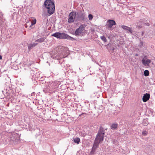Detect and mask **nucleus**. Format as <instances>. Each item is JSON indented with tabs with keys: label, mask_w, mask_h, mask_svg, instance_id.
Segmentation results:
<instances>
[{
	"label": "nucleus",
	"mask_w": 155,
	"mask_h": 155,
	"mask_svg": "<svg viewBox=\"0 0 155 155\" xmlns=\"http://www.w3.org/2000/svg\"><path fill=\"white\" fill-rule=\"evenodd\" d=\"M88 18L90 20H91L93 18V16L91 14H89L88 15Z\"/></svg>",
	"instance_id": "5701e85b"
},
{
	"label": "nucleus",
	"mask_w": 155,
	"mask_h": 155,
	"mask_svg": "<svg viewBox=\"0 0 155 155\" xmlns=\"http://www.w3.org/2000/svg\"><path fill=\"white\" fill-rule=\"evenodd\" d=\"M76 17V12H72L69 14L68 22V23L73 22L75 19L76 20L77 17Z\"/></svg>",
	"instance_id": "20e7f679"
},
{
	"label": "nucleus",
	"mask_w": 155,
	"mask_h": 155,
	"mask_svg": "<svg viewBox=\"0 0 155 155\" xmlns=\"http://www.w3.org/2000/svg\"><path fill=\"white\" fill-rule=\"evenodd\" d=\"M2 56L0 55V60L2 59Z\"/></svg>",
	"instance_id": "bb28decb"
},
{
	"label": "nucleus",
	"mask_w": 155,
	"mask_h": 155,
	"mask_svg": "<svg viewBox=\"0 0 155 155\" xmlns=\"http://www.w3.org/2000/svg\"><path fill=\"white\" fill-rule=\"evenodd\" d=\"M117 126L118 124L116 123L113 124L111 126V128L112 130L117 129Z\"/></svg>",
	"instance_id": "ddd939ff"
},
{
	"label": "nucleus",
	"mask_w": 155,
	"mask_h": 155,
	"mask_svg": "<svg viewBox=\"0 0 155 155\" xmlns=\"http://www.w3.org/2000/svg\"><path fill=\"white\" fill-rule=\"evenodd\" d=\"M143 97H150V94L148 93H146L144 94Z\"/></svg>",
	"instance_id": "b1692460"
},
{
	"label": "nucleus",
	"mask_w": 155,
	"mask_h": 155,
	"mask_svg": "<svg viewBox=\"0 0 155 155\" xmlns=\"http://www.w3.org/2000/svg\"><path fill=\"white\" fill-rule=\"evenodd\" d=\"M121 27L123 29L127 31V32L132 33V30L131 28L130 27L124 25H122Z\"/></svg>",
	"instance_id": "9b49d317"
},
{
	"label": "nucleus",
	"mask_w": 155,
	"mask_h": 155,
	"mask_svg": "<svg viewBox=\"0 0 155 155\" xmlns=\"http://www.w3.org/2000/svg\"><path fill=\"white\" fill-rule=\"evenodd\" d=\"M148 119L147 118L144 119L142 122V123L144 126H147L148 124Z\"/></svg>",
	"instance_id": "4468645a"
},
{
	"label": "nucleus",
	"mask_w": 155,
	"mask_h": 155,
	"mask_svg": "<svg viewBox=\"0 0 155 155\" xmlns=\"http://www.w3.org/2000/svg\"><path fill=\"white\" fill-rule=\"evenodd\" d=\"M84 29V27L83 25L80 26L75 31V35L76 36L80 35L83 33V31Z\"/></svg>",
	"instance_id": "423d86ee"
},
{
	"label": "nucleus",
	"mask_w": 155,
	"mask_h": 155,
	"mask_svg": "<svg viewBox=\"0 0 155 155\" xmlns=\"http://www.w3.org/2000/svg\"><path fill=\"white\" fill-rule=\"evenodd\" d=\"M36 20L35 19L34 20H33L31 23V25H30L29 28H32V26L35 25L36 23Z\"/></svg>",
	"instance_id": "f3484780"
},
{
	"label": "nucleus",
	"mask_w": 155,
	"mask_h": 155,
	"mask_svg": "<svg viewBox=\"0 0 155 155\" xmlns=\"http://www.w3.org/2000/svg\"><path fill=\"white\" fill-rule=\"evenodd\" d=\"M143 64L146 66H148L151 62V60L147 58L146 56H145L142 60Z\"/></svg>",
	"instance_id": "6e6552de"
},
{
	"label": "nucleus",
	"mask_w": 155,
	"mask_h": 155,
	"mask_svg": "<svg viewBox=\"0 0 155 155\" xmlns=\"http://www.w3.org/2000/svg\"><path fill=\"white\" fill-rule=\"evenodd\" d=\"M101 38L104 42H106L107 41V39L104 36H101Z\"/></svg>",
	"instance_id": "6ab92c4d"
},
{
	"label": "nucleus",
	"mask_w": 155,
	"mask_h": 155,
	"mask_svg": "<svg viewBox=\"0 0 155 155\" xmlns=\"http://www.w3.org/2000/svg\"><path fill=\"white\" fill-rule=\"evenodd\" d=\"M107 27L109 28L112 27L113 25H116V23L113 20H109L107 22Z\"/></svg>",
	"instance_id": "1a4fd4ad"
},
{
	"label": "nucleus",
	"mask_w": 155,
	"mask_h": 155,
	"mask_svg": "<svg viewBox=\"0 0 155 155\" xmlns=\"http://www.w3.org/2000/svg\"><path fill=\"white\" fill-rule=\"evenodd\" d=\"M52 36L60 39H66L73 41L74 39L64 33H60L59 32H56L52 35Z\"/></svg>",
	"instance_id": "7ed1b4c3"
},
{
	"label": "nucleus",
	"mask_w": 155,
	"mask_h": 155,
	"mask_svg": "<svg viewBox=\"0 0 155 155\" xmlns=\"http://www.w3.org/2000/svg\"><path fill=\"white\" fill-rule=\"evenodd\" d=\"M45 38H43L38 39L35 41H38L39 42H43L45 40Z\"/></svg>",
	"instance_id": "aec40b11"
},
{
	"label": "nucleus",
	"mask_w": 155,
	"mask_h": 155,
	"mask_svg": "<svg viewBox=\"0 0 155 155\" xmlns=\"http://www.w3.org/2000/svg\"><path fill=\"white\" fill-rule=\"evenodd\" d=\"M113 113L115 115H117L118 114V113L117 112H115L114 113Z\"/></svg>",
	"instance_id": "393cba45"
},
{
	"label": "nucleus",
	"mask_w": 155,
	"mask_h": 155,
	"mask_svg": "<svg viewBox=\"0 0 155 155\" xmlns=\"http://www.w3.org/2000/svg\"><path fill=\"white\" fill-rule=\"evenodd\" d=\"M147 134V132L146 130H143L142 133V135L144 136H146Z\"/></svg>",
	"instance_id": "412c9836"
},
{
	"label": "nucleus",
	"mask_w": 155,
	"mask_h": 155,
	"mask_svg": "<svg viewBox=\"0 0 155 155\" xmlns=\"http://www.w3.org/2000/svg\"><path fill=\"white\" fill-rule=\"evenodd\" d=\"M84 13L81 12H78L76 14V21H81L84 20L85 17Z\"/></svg>",
	"instance_id": "0eeeda50"
},
{
	"label": "nucleus",
	"mask_w": 155,
	"mask_h": 155,
	"mask_svg": "<svg viewBox=\"0 0 155 155\" xmlns=\"http://www.w3.org/2000/svg\"><path fill=\"white\" fill-rule=\"evenodd\" d=\"M79 135L82 137H84L86 135V133L84 131H80Z\"/></svg>",
	"instance_id": "2eb2a0df"
},
{
	"label": "nucleus",
	"mask_w": 155,
	"mask_h": 155,
	"mask_svg": "<svg viewBox=\"0 0 155 155\" xmlns=\"http://www.w3.org/2000/svg\"><path fill=\"white\" fill-rule=\"evenodd\" d=\"M143 101L144 102H146L148 100L150 97H142Z\"/></svg>",
	"instance_id": "4be33fe9"
},
{
	"label": "nucleus",
	"mask_w": 155,
	"mask_h": 155,
	"mask_svg": "<svg viewBox=\"0 0 155 155\" xmlns=\"http://www.w3.org/2000/svg\"><path fill=\"white\" fill-rule=\"evenodd\" d=\"M44 5L50 15L54 13L55 10V5L53 2L51 0H46L44 3Z\"/></svg>",
	"instance_id": "f257e3e1"
},
{
	"label": "nucleus",
	"mask_w": 155,
	"mask_h": 155,
	"mask_svg": "<svg viewBox=\"0 0 155 155\" xmlns=\"http://www.w3.org/2000/svg\"><path fill=\"white\" fill-rule=\"evenodd\" d=\"M101 110H103L104 109V107L103 106H101Z\"/></svg>",
	"instance_id": "a878e982"
},
{
	"label": "nucleus",
	"mask_w": 155,
	"mask_h": 155,
	"mask_svg": "<svg viewBox=\"0 0 155 155\" xmlns=\"http://www.w3.org/2000/svg\"><path fill=\"white\" fill-rule=\"evenodd\" d=\"M104 134L105 131L103 127L101 126L100 127L94 141L98 143H102L104 140Z\"/></svg>",
	"instance_id": "f03ea898"
},
{
	"label": "nucleus",
	"mask_w": 155,
	"mask_h": 155,
	"mask_svg": "<svg viewBox=\"0 0 155 155\" xmlns=\"http://www.w3.org/2000/svg\"><path fill=\"white\" fill-rule=\"evenodd\" d=\"M29 23V22H26V23H27V24H28V23Z\"/></svg>",
	"instance_id": "cd10ccee"
},
{
	"label": "nucleus",
	"mask_w": 155,
	"mask_h": 155,
	"mask_svg": "<svg viewBox=\"0 0 155 155\" xmlns=\"http://www.w3.org/2000/svg\"><path fill=\"white\" fill-rule=\"evenodd\" d=\"M37 43H33L32 44H30L28 46V48L29 50H31L35 46L37 45Z\"/></svg>",
	"instance_id": "f8f14e48"
},
{
	"label": "nucleus",
	"mask_w": 155,
	"mask_h": 155,
	"mask_svg": "<svg viewBox=\"0 0 155 155\" xmlns=\"http://www.w3.org/2000/svg\"><path fill=\"white\" fill-rule=\"evenodd\" d=\"M149 72L147 70H145L144 72V74L145 76H147L149 75Z\"/></svg>",
	"instance_id": "a211bd4d"
},
{
	"label": "nucleus",
	"mask_w": 155,
	"mask_h": 155,
	"mask_svg": "<svg viewBox=\"0 0 155 155\" xmlns=\"http://www.w3.org/2000/svg\"><path fill=\"white\" fill-rule=\"evenodd\" d=\"M19 136L15 133L12 134L10 137V140L13 141L15 144L18 143L19 141Z\"/></svg>",
	"instance_id": "39448f33"
},
{
	"label": "nucleus",
	"mask_w": 155,
	"mask_h": 155,
	"mask_svg": "<svg viewBox=\"0 0 155 155\" xmlns=\"http://www.w3.org/2000/svg\"><path fill=\"white\" fill-rule=\"evenodd\" d=\"M154 26L155 27V24H154Z\"/></svg>",
	"instance_id": "c85d7f7f"
},
{
	"label": "nucleus",
	"mask_w": 155,
	"mask_h": 155,
	"mask_svg": "<svg viewBox=\"0 0 155 155\" xmlns=\"http://www.w3.org/2000/svg\"><path fill=\"white\" fill-rule=\"evenodd\" d=\"M99 143H97L96 141H94V143L91 151V153H94L95 151L97 148Z\"/></svg>",
	"instance_id": "9d476101"
},
{
	"label": "nucleus",
	"mask_w": 155,
	"mask_h": 155,
	"mask_svg": "<svg viewBox=\"0 0 155 155\" xmlns=\"http://www.w3.org/2000/svg\"><path fill=\"white\" fill-rule=\"evenodd\" d=\"M74 141L77 144H79L80 141V139L79 138L77 137L73 139Z\"/></svg>",
	"instance_id": "dca6fc26"
}]
</instances>
